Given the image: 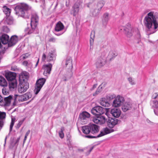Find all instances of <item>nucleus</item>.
<instances>
[{"instance_id":"obj_1","label":"nucleus","mask_w":158,"mask_h":158,"mask_svg":"<svg viewBox=\"0 0 158 158\" xmlns=\"http://www.w3.org/2000/svg\"><path fill=\"white\" fill-rule=\"evenodd\" d=\"M143 23L147 31H150L152 28L155 30L150 34L155 32L158 27V14L152 11L148 13L144 18Z\"/></svg>"},{"instance_id":"obj_2","label":"nucleus","mask_w":158,"mask_h":158,"mask_svg":"<svg viewBox=\"0 0 158 158\" xmlns=\"http://www.w3.org/2000/svg\"><path fill=\"white\" fill-rule=\"evenodd\" d=\"M31 7L25 3L17 5L15 8L17 15L24 19H28L30 15Z\"/></svg>"},{"instance_id":"obj_3","label":"nucleus","mask_w":158,"mask_h":158,"mask_svg":"<svg viewBox=\"0 0 158 158\" xmlns=\"http://www.w3.org/2000/svg\"><path fill=\"white\" fill-rule=\"evenodd\" d=\"M28 76L27 75L20 74L19 77V84L18 91L19 93H23L26 92L29 87V84L27 82Z\"/></svg>"},{"instance_id":"obj_4","label":"nucleus","mask_w":158,"mask_h":158,"mask_svg":"<svg viewBox=\"0 0 158 158\" xmlns=\"http://www.w3.org/2000/svg\"><path fill=\"white\" fill-rule=\"evenodd\" d=\"M38 21L39 17L36 14H34L32 15L31 21V27H27L25 29V31L26 34H30L35 32L38 24Z\"/></svg>"},{"instance_id":"obj_5","label":"nucleus","mask_w":158,"mask_h":158,"mask_svg":"<svg viewBox=\"0 0 158 158\" xmlns=\"http://www.w3.org/2000/svg\"><path fill=\"white\" fill-rule=\"evenodd\" d=\"M99 129L98 126L93 124H90L82 127V132L86 134H91L94 135L98 132Z\"/></svg>"},{"instance_id":"obj_6","label":"nucleus","mask_w":158,"mask_h":158,"mask_svg":"<svg viewBox=\"0 0 158 158\" xmlns=\"http://www.w3.org/2000/svg\"><path fill=\"white\" fill-rule=\"evenodd\" d=\"M105 3V1L101 0L98 2L96 4L93 5V7L91 10L93 16H96L99 15Z\"/></svg>"},{"instance_id":"obj_7","label":"nucleus","mask_w":158,"mask_h":158,"mask_svg":"<svg viewBox=\"0 0 158 158\" xmlns=\"http://www.w3.org/2000/svg\"><path fill=\"white\" fill-rule=\"evenodd\" d=\"M114 131V130L113 129H112V128L109 129L106 127L104 128L103 130L101 131L100 134L97 136H94L90 135H85V137L89 139L96 138L103 136Z\"/></svg>"},{"instance_id":"obj_8","label":"nucleus","mask_w":158,"mask_h":158,"mask_svg":"<svg viewBox=\"0 0 158 158\" xmlns=\"http://www.w3.org/2000/svg\"><path fill=\"white\" fill-rule=\"evenodd\" d=\"M106 111V108L102 107L100 106L94 107L91 110V113L96 116L101 115Z\"/></svg>"},{"instance_id":"obj_9","label":"nucleus","mask_w":158,"mask_h":158,"mask_svg":"<svg viewBox=\"0 0 158 158\" xmlns=\"http://www.w3.org/2000/svg\"><path fill=\"white\" fill-rule=\"evenodd\" d=\"M46 81V79L44 78H40L37 81L34 90V92L35 94L39 93Z\"/></svg>"},{"instance_id":"obj_10","label":"nucleus","mask_w":158,"mask_h":158,"mask_svg":"<svg viewBox=\"0 0 158 158\" xmlns=\"http://www.w3.org/2000/svg\"><path fill=\"white\" fill-rule=\"evenodd\" d=\"M90 117L89 114L86 111H83L80 114L78 120L81 124H84L87 123V120Z\"/></svg>"},{"instance_id":"obj_11","label":"nucleus","mask_w":158,"mask_h":158,"mask_svg":"<svg viewBox=\"0 0 158 158\" xmlns=\"http://www.w3.org/2000/svg\"><path fill=\"white\" fill-rule=\"evenodd\" d=\"M12 98V97L10 95L6 97H2L0 95V105L4 106H9Z\"/></svg>"},{"instance_id":"obj_12","label":"nucleus","mask_w":158,"mask_h":158,"mask_svg":"<svg viewBox=\"0 0 158 158\" xmlns=\"http://www.w3.org/2000/svg\"><path fill=\"white\" fill-rule=\"evenodd\" d=\"M31 97V95L30 93H27L25 94L21 95L15 94L14 96V100H16L17 99L19 101L23 102L26 101Z\"/></svg>"},{"instance_id":"obj_13","label":"nucleus","mask_w":158,"mask_h":158,"mask_svg":"<svg viewBox=\"0 0 158 158\" xmlns=\"http://www.w3.org/2000/svg\"><path fill=\"white\" fill-rule=\"evenodd\" d=\"M124 101V98L119 95L117 96L113 101L112 105L114 107L120 106Z\"/></svg>"},{"instance_id":"obj_14","label":"nucleus","mask_w":158,"mask_h":158,"mask_svg":"<svg viewBox=\"0 0 158 158\" xmlns=\"http://www.w3.org/2000/svg\"><path fill=\"white\" fill-rule=\"evenodd\" d=\"M106 120L105 117L101 115L96 116L93 119V121L95 123L102 124L105 123Z\"/></svg>"},{"instance_id":"obj_15","label":"nucleus","mask_w":158,"mask_h":158,"mask_svg":"<svg viewBox=\"0 0 158 158\" xmlns=\"http://www.w3.org/2000/svg\"><path fill=\"white\" fill-rule=\"evenodd\" d=\"M119 121L116 118H109L107 121V125L110 128H112L118 124Z\"/></svg>"},{"instance_id":"obj_16","label":"nucleus","mask_w":158,"mask_h":158,"mask_svg":"<svg viewBox=\"0 0 158 158\" xmlns=\"http://www.w3.org/2000/svg\"><path fill=\"white\" fill-rule=\"evenodd\" d=\"M80 3L79 2H76L73 5L72 7V10L71 12V14L75 16L78 13Z\"/></svg>"},{"instance_id":"obj_17","label":"nucleus","mask_w":158,"mask_h":158,"mask_svg":"<svg viewBox=\"0 0 158 158\" xmlns=\"http://www.w3.org/2000/svg\"><path fill=\"white\" fill-rule=\"evenodd\" d=\"M52 67V64L50 63L48 64L44 65L43 67V69L44 70V75L47 76L48 75H49L50 73Z\"/></svg>"},{"instance_id":"obj_18","label":"nucleus","mask_w":158,"mask_h":158,"mask_svg":"<svg viewBox=\"0 0 158 158\" xmlns=\"http://www.w3.org/2000/svg\"><path fill=\"white\" fill-rule=\"evenodd\" d=\"M122 29H123L127 37H130L133 35L134 29L131 28L130 26H128V28L123 27L121 29V30Z\"/></svg>"},{"instance_id":"obj_19","label":"nucleus","mask_w":158,"mask_h":158,"mask_svg":"<svg viewBox=\"0 0 158 158\" xmlns=\"http://www.w3.org/2000/svg\"><path fill=\"white\" fill-rule=\"evenodd\" d=\"M19 40L18 37L16 35L11 36L8 44L9 47L13 46L15 45Z\"/></svg>"},{"instance_id":"obj_20","label":"nucleus","mask_w":158,"mask_h":158,"mask_svg":"<svg viewBox=\"0 0 158 158\" xmlns=\"http://www.w3.org/2000/svg\"><path fill=\"white\" fill-rule=\"evenodd\" d=\"M56 54L54 51L49 52L47 55V60L48 62L54 61L56 59Z\"/></svg>"},{"instance_id":"obj_21","label":"nucleus","mask_w":158,"mask_h":158,"mask_svg":"<svg viewBox=\"0 0 158 158\" xmlns=\"http://www.w3.org/2000/svg\"><path fill=\"white\" fill-rule=\"evenodd\" d=\"M102 58L98 57L95 63V65L97 68H100L103 66L106 63V60L102 59Z\"/></svg>"},{"instance_id":"obj_22","label":"nucleus","mask_w":158,"mask_h":158,"mask_svg":"<svg viewBox=\"0 0 158 158\" xmlns=\"http://www.w3.org/2000/svg\"><path fill=\"white\" fill-rule=\"evenodd\" d=\"M73 73L72 69L67 70L65 74L63 76L62 79L64 81H66L70 79L72 77Z\"/></svg>"},{"instance_id":"obj_23","label":"nucleus","mask_w":158,"mask_h":158,"mask_svg":"<svg viewBox=\"0 0 158 158\" xmlns=\"http://www.w3.org/2000/svg\"><path fill=\"white\" fill-rule=\"evenodd\" d=\"M16 76V73L11 72H7L5 74L6 77L9 81L15 79Z\"/></svg>"},{"instance_id":"obj_24","label":"nucleus","mask_w":158,"mask_h":158,"mask_svg":"<svg viewBox=\"0 0 158 158\" xmlns=\"http://www.w3.org/2000/svg\"><path fill=\"white\" fill-rule=\"evenodd\" d=\"M132 107V105L130 102H126L122 106V109L123 111L125 112L131 110Z\"/></svg>"},{"instance_id":"obj_25","label":"nucleus","mask_w":158,"mask_h":158,"mask_svg":"<svg viewBox=\"0 0 158 158\" xmlns=\"http://www.w3.org/2000/svg\"><path fill=\"white\" fill-rule=\"evenodd\" d=\"M6 113L0 111V125L1 127L4 126L6 122Z\"/></svg>"},{"instance_id":"obj_26","label":"nucleus","mask_w":158,"mask_h":158,"mask_svg":"<svg viewBox=\"0 0 158 158\" xmlns=\"http://www.w3.org/2000/svg\"><path fill=\"white\" fill-rule=\"evenodd\" d=\"M65 67L67 70L72 69V60L71 57L67 58L65 62Z\"/></svg>"},{"instance_id":"obj_27","label":"nucleus","mask_w":158,"mask_h":158,"mask_svg":"<svg viewBox=\"0 0 158 158\" xmlns=\"http://www.w3.org/2000/svg\"><path fill=\"white\" fill-rule=\"evenodd\" d=\"M110 113L114 117L118 118L121 114V111L118 109L114 108L111 110Z\"/></svg>"},{"instance_id":"obj_28","label":"nucleus","mask_w":158,"mask_h":158,"mask_svg":"<svg viewBox=\"0 0 158 158\" xmlns=\"http://www.w3.org/2000/svg\"><path fill=\"white\" fill-rule=\"evenodd\" d=\"M9 37L8 35L6 34L2 35L1 38V41L4 44H8L9 42Z\"/></svg>"},{"instance_id":"obj_29","label":"nucleus","mask_w":158,"mask_h":158,"mask_svg":"<svg viewBox=\"0 0 158 158\" xmlns=\"http://www.w3.org/2000/svg\"><path fill=\"white\" fill-rule=\"evenodd\" d=\"M64 26L60 21H59L56 24L55 27V31L59 32L62 31L64 28Z\"/></svg>"},{"instance_id":"obj_30","label":"nucleus","mask_w":158,"mask_h":158,"mask_svg":"<svg viewBox=\"0 0 158 158\" xmlns=\"http://www.w3.org/2000/svg\"><path fill=\"white\" fill-rule=\"evenodd\" d=\"M118 55V53L115 51H110L107 56L108 60L111 61L114 58Z\"/></svg>"},{"instance_id":"obj_31","label":"nucleus","mask_w":158,"mask_h":158,"mask_svg":"<svg viewBox=\"0 0 158 158\" xmlns=\"http://www.w3.org/2000/svg\"><path fill=\"white\" fill-rule=\"evenodd\" d=\"M100 103L101 105L105 107H109L111 105L110 102L107 101L105 98H102Z\"/></svg>"},{"instance_id":"obj_32","label":"nucleus","mask_w":158,"mask_h":158,"mask_svg":"<svg viewBox=\"0 0 158 158\" xmlns=\"http://www.w3.org/2000/svg\"><path fill=\"white\" fill-rule=\"evenodd\" d=\"M95 34V31H92L91 33L90 39V49H91L93 48L92 46L94 43Z\"/></svg>"},{"instance_id":"obj_33","label":"nucleus","mask_w":158,"mask_h":158,"mask_svg":"<svg viewBox=\"0 0 158 158\" xmlns=\"http://www.w3.org/2000/svg\"><path fill=\"white\" fill-rule=\"evenodd\" d=\"M0 85L5 87L7 85V82L6 79L3 77L0 76Z\"/></svg>"},{"instance_id":"obj_34","label":"nucleus","mask_w":158,"mask_h":158,"mask_svg":"<svg viewBox=\"0 0 158 158\" xmlns=\"http://www.w3.org/2000/svg\"><path fill=\"white\" fill-rule=\"evenodd\" d=\"M17 82L16 79L9 81V87L10 88L14 89L17 86Z\"/></svg>"},{"instance_id":"obj_35","label":"nucleus","mask_w":158,"mask_h":158,"mask_svg":"<svg viewBox=\"0 0 158 158\" xmlns=\"http://www.w3.org/2000/svg\"><path fill=\"white\" fill-rule=\"evenodd\" d=\"M109 20V14L108 13H106L103 15L102 19V22L103 24H106Z\"/></svg>"},{"instance_id":"obj_36","label":"nucleus","mask_w":158,"mask_h":158,"mask_svg":"<svg viewBox=\"0 0 158 158\" xmlns=\"http://www.w3.org/2000/svg\"><path fill=\"white\" fill-rule=\"evenodd\" d=\"M3 11L4 13L6 15V16H10L11 12V10L6 6H4L3 7Z\"/></svg>"},{"instance_id":"obj_37","label":"nucleus","mask_w":158,"mask_h":158,"mask_svg":"<svg viewBox=\"0 0 158 158\" xmlns=\"http://www.w3.org/2000/svg\"><path fill=\"white\" fill-rule=\"evenodd\" d=\"M7 17L5 23L10 25L12 24L13 23L14 21L13 18L9 16Z\"/></svg>"},{"instance_id":"obj_38","label":"nucleus","mask_w":158,"mask_h":158,"mask_svg":"<svg viewBox=\"0 0 158 158\" xmlns=\"http://www.w3.org/2000/svg\"><path fill=\"white\" fill-rule=\"evenodd\" d=\"M150 104L153 108L158 109V101L156 100L151 101Z\"/></svg>"},{"instance_id":"obj_39","label":"nucleus","mask_w":158,"mask_h":158,"mask_svg":"<svg viewBox=\"0 0 158 158\" xmlns=\"http://www.w3.org/2000/svg\"><path fill=\"white\" fill-rule=\"evenodd\" d=\"M102 84L99 85L98 88L97 89V90L95 91V92L93 93V95L94 96H96V95L98 94H99L102 90Z\"/></svg>"},{"instance_id":"obj_40","label":"nucleus","mask_w":158,"mask_h":158,"mask_svg":"<svg viewBox=\"0 0 158 158\" xmlns=\"http://www.w3.org/2000/svg\"><path fill=\"white\" fill-rule=\"evenodd\" d=\"M107 100L110 101L115 97V95L114 94H109L106 96Z\"/></svg>"},{"instance_id":"obj_41","label":"nucleus","mask_w":158,"mask_h":158,"mask_svg":"<svg viewBox=\"0 0 158 158\" xmlns=\"http://www.w3.org/2000/svg\"><path fill=\"white\" fill-rule=\"evenodd\" d=\"M107 52V50L104 51L101 53V56L99 57L102 58V59H105V60H106Z\"/></svg>"},{"instance_id":"obj_42","label":"nucleus","mask_w":158,"mask_h":158,"mask_svg":"<svg viewBox=\"0 0 158 158\" xmlns=\"http://www.w3.org/2000/svg\"><path fill=\"white\" fill-rule=\"evenodd\" d=\"M15 118H11V122L10 123V130H9L10 133L12 131L13 126L15 123Z\"/></svg>"},{"instance_id":"obj_43","label":"nucleus","mask_w":158,"mask_h":158,"mask_svg":"<svg viewBox=\"0 0 158 158\" xmlns=\"http://www.w3.org/2000/svg\"><path fill=\"white\" fill-rule=\"evenodd\" d=\"M64 130V128L63 127H62L61 128V131L59 132V135L60 137L61 138H63L64 137V134L63 132Z\"/></svg>"},{"instance_id":"obj_44","label":"nucleus","mask_w":158,"mask_h":158,"mask_svg":"<svg viewBox=\"0 0 158 158\" xmlns=\"http://www.w3.org/2000/svg\"><path fill=\"white\" fill-rule=\"evenodd\" d=\"M25 120V118L23 119L22 120H21L19 122V123L17 124L16 126H15V128L16 129H19V128L20 127L21 125L23 123L24 121Z\"/></svg>"},{"instance_id":"obj_45","label":"nucleus","mask_w":158,"mask_h":158,"mask_svg":"<svg viewBox=\"0 0 158 158\" xmlns=\"http://www.w3.org/2000/svg\"><path fill=\"white\" fill-rule=\"evenodd\" d=\"M128 80L129 81V83L131 85H134L135 84V81L134 80L132 79L131 77H130L128 78Z\"/></svg>"},{"instance_id":"obj_46","label":"nucleus","mask_w":158,"mask_h":158,"mask_svg":"<svg viewBox=\"0 0 158 158\" xmlns=\"http://www.w3.org/2000/svg\"><path fill=\"white\" fill-rule=\"evenodd\" d=\"M56 38L52 37L50 38L49 39L48 41L50 42L54 43V42H56Z\"/></svg>"},{"instance_id":"obj_47","label":"nucleus","mask_w":158,"mask_h":158,"mask_svg":"<svg viewBox=\"0 0 158 158\" xmlns=\"http://www.w3.org/2000/svg\"><path fill=\"white\" fill-rule=\"evenodd\" d=\"M2 93L4 95H6L8 94V92L6 90V89L4 88L2 89Z\"/></svg>"},{"instance_id":"obj_48","label":"nucleus","mask_w":158,"mask_h":158,"mask_svg":"<svg viewBox=\"0 0 158 158\" xmlns=\"http://www.w3.org/2000/svg\"><path fill=\"white\" fill-rule=\"evenodd\" d=\"M47 56L46 55H45L44 53H43L42 55V60L43 61H44L46 58L47 59Z\"/></svg>"},{"instance_id":"obj_49","label":"nucleus","mask_w":158,"mask_h":158,"mask_svg":"<svg viewBox=\"0 0 158 158\" xmlns=\"http://www.w3.org/2000/svg\"><path fill=\"white\" fill-rule=\"evenodd\" d=\"M158 96V94H157V93H155L153 94V95L152 96V98L154 99H155L157 98Z\"/></svg>"},{"instance_id":"obj_50","label":"nucleus","mask_w":158,"mask_h":158,"mask_svg":"<svg viewBox=\"0 0 158 158\" xmlns=\"http://www.w3.org/2000/svg\"><path fill=\"white\" fill-rule=\"evenodd\" d=\"M97 84H94L93 85V87L91 88V90H94V89L97 87Z\"/></svg>"},{"instance_id":"obj_51","label":"nucleus","mask_w":158,"mask_h":158,"mask_svg":"<svg viewBox=\"0 0 158 158\" xmlns=\"http://www.w3.org/2000/svg\"><path fill=\"white\" fill-rule=\"evenodd\" d=\"M23 64L25 66H27L28 64V62L27 61H25L23 62Z\"/></svg>"},{"instance_id":"obj_52","label":"nucleus","mask_w":158,"mask_h":158,"mask_svg":"<svg viewBox=\"0 0 158 158\" xmlns=\"http://www.w3.org/2000/svg\"><path fill=\"white\" fill-rule=\"evenodd\" d=\"M30 130H28L27 131V132H26L25 135L27 136L28 135H29V133H30Z\"/></svg>"},{"instance_id":"obj_53","label":"nucleus","mask_w":158,"mask_h":158,"mask_svg":"<svg viewBox=\"0 0 158 158\" xmlns=\"http://www.w3.org/2000/svg\"><path fill=\"white\" fill-rule=\"evenodd\" d=\"M136 31V32H137V33L138 34V36H139V37H140V34H139V30H138V29H136L135 30Z\"/></svg>"},{"instance_id":"obj_54","label":"nucleus","mask_w":158,"mask_h":158,"mask_svg":"<svg viewBox=\"0 0 158 158\" xmlns=\"http://www.w3.org/2000/svg\"><path fill=\"white\" fill-rule=\"evenodd\" d=\"M19 139H20L19 137L17 138V139H16V142H15V144L19 142Z\"/></svg>"},{"instance_id":"obj_55","label":"nucleus","mask_w":158,"mask_h":158,"mask_svg":"<svg viewBox=\"0 0 158 158\" xmlns=\"http://www.w3.org/2000/svg\"><path fill=\"white\" fill-rule=\"evenodd\" d=\"M154 112L155 114L156 115L158 116V112L157 111H156V110L154 109Z\"/></svg>"},{"instance_id":"obj_56","label":"nucleus","mask_w":158,"mask_h":158,"mask_svg":"<svg viewBox=\"0 0 158 158\" xmlns=\"http://www.w3.org/2000/svg\"><path fill=\"white\" fill-rule=\"evenodd\" d=\"M27 136L25 135L24 138V139L23 140V143H24L25 142V141H26V140L27 139Z\"/></svg>"},{"instance_id":"obj_57","label":"nucleus","mask_w":158,"mask_h":158,"mask_svg":"<svg viewBox=\"0 0 158 158\" xmlns=\"http://www.w3.org/2000/svg\"><path fill=\"white\" fill-rule=\"evenodd\" d=\"M63 32L62 33H58V34H55V35L57 36H60L62 34H63Z\"/></svg>"},{"instance_id":"obj_58","label":"nucleus","mask_w":158,"mask_h":158,"mask_svg":"<svg viewBox=\"0 0 158 158\" xmlns=\"http://www.w3.org/2000/svg\"><path fill=\"white\" fill-rule=\"evenodd\" d=\"M39 59H38V60L36 63V64H35V67H37V66L38 65V64L39 63Z\"/></svg>"},{"instance_id":"obj_59","label":"nucleus","mask_w":158,"mask_h":158,"mask_svg":"<svg viewBox=\"0 0 158 158\" xmlns=\"http://www.w3.org/2000/svg\"><path fill=\"white\" fill-rule=\"evenodd\" d=\"M7 136H6L5 138V143H4V146H5V145L6 144V140L7 139Z\"/></svg>"},{"instance_id":"obj_60","label":"nucleus","mask_w":158,"mask_h":158,"mask_svg":"<svg viewBox=\"0 0 158 158\" xmlns=\"http://www.w3.org/2000/svg\"><path fill=\"white\" fill-rule=\"evenodd\" d=\"M93 147H92L89 150V153L91 152V151H92V149H93Z\"/></svg>"},{"instance_id":"obj_61","label":"nucleus","mask_w":158,"mask_h":158,"mask_svg":"<svg viewBox=\"0 0 158 158\" xmlns=\"http://www.w3.org/2000/svg\"><path fill=\"white\" fill-rule=\"evenodd\" d=\"M27 58V56H26V55H25L24 56H23V59H25Z\"/></svg>"},{"instance_id":"obj_62","label":"nucleus","mask_w":158,"mask_h":158,"mask_svg":"<svg viewBox=\"0 0 158 158\" xmlns=\"http://www.w3.org/2000/svg\"><path fill=\"white\" fill-rule=\"evenodd\" d=\"M3 27H6V28H7V27H6V26H4Z\"/></svg>"},{"instance_id":"obj_63","label":"nucleus","mask_w":158,"mask_h":158,"mask_svg":"<svg viewBox=\"0 0 158 158\" xmlns=\"http://www.w3.org/2000/svg\"><path fill=\"white\" fill-rule=\"evenodd\" d=\"M47 158H51L50 157H48Z\"/></svg>"}]
</instances>
